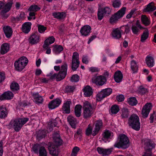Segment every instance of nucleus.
Here are the masks:
<instances>
[{
    "instance_id": "1",
    "label": "nucleus",
    "mask_w": 156,
    "mask_h": 156,
    "mask_svg": "<svg viewBox=\"0 0 156 156\" xmlns=\"http://www.w3.org/2000/svg\"><path fill=\"white\" fill-rule=\"evenodd\" d=\"M95 107L89 101H85L83 103V115L86 119L90 118L93 114Z\"/></svg>"
},
{
    "instance_id": "2",
    "label": "nucleus",
    "mask_w": 156,
    "mask_h": 156,
    "mask_svg": "<svg viewBox=\"0 0 156 156\" xmlns=\"http://www.w3.org/2000/svg\"><path fill=\"white\" fill-rule=\"evenodd\" d=\"M141 143L145 149L144 154L142 156H151L152 151L155 146V144L151 139L144 138L142 140Z\"/></svg>"
},
{
    "instance_id": "3",
    "label": "nucleus",
    "mask_w": 156,
    "mask_h": 156,
    "mask_svg": "<svg viewBox=\"0 0 156 156\" xmlns=\"http://www.w3.org/2000/svg\"><path fill=\"white\" fill-rule=\"evenodd\" d=\"M29 120L28 118H20L12 120L10 123L16 131L18 132Z\"/></svg>"
},
{
    "instance_id": "4",
    "label": "nucleus",
    "mask_w": 156,
    "mask_h": 156,
    "mask_svg": "<svg viewBox=\"0 0 156 156\" xmlns=\"http://www.w3.org/2000/svg\"><path fill=\"white\" fill-rule=\"evenodd\" d=\"M128 124L133 129L138 131L140 129V124L139 117L136 114H133L129 119Z\"/></svg>"
},
{
    "instance_id": "5",
    "label": "nucleus",
    "mask_w": 156,
    "mask_h": 156,
    "mask_svg": "<svg viewBox=\"0 0 156 156\" xmlns=\"http://www.w3.org/2000/svg\"><path fill=\"white\" fill-rule=\"evenodd\" d=\"M129 146V142L128 137L124 134L119 136V141L114 145L115 147L119 148L126 149Z\"/></svg>"
},
{
    "instance_id": "6",
    "label": "nucleus",
    "mask_w": 156,
    "mask_h": 156,
    "mask_svg": "<svg viewBox=\"0 0 156 156\" xmlns=\"http://www.w3.org/2000/svg\"><path fill=\"white\" fill-rule=\"evenodd\" d=\"M13 3L12 0H9L6 3L0 1V9L2 10L1 15L2 16L5 18L8 17V16L5 13L10 10Z\"/></svg>"
},
{
    "instance_id": "7",
    "label": "nucleus",
    "mask_w": 156,
    "mask_h": 156,
    "mask_svg": "<svg viewBox=\"0 0 156 156\" xmlns=\"http://www.w3.org/2000/svg\"><path fill=\"white\" fill-rule=\"evenodd\" d=\"M28 62L27 58L24 56L19 58L14 63L15 69L17 71H21L24 69Z\"/></svg>"
},
{
    "instance_id": "8",
    "label": "nucleus",
    "mask_w": 156,
    "mask_h": 156,
    "mask_svg": "<svg viewBox=\"0 0 156 156\" xmlns=\"http://www.w3.org/2000/svg\"><path fill=\"white\" fill-rule=\"evenodd\" d=\"M126 8L122 7L120 10L113 15L110 19V22L112 24L116 23L118 20L122 17L126 13Z\"/></svg>"
},
{
    "instance_id": "9",
    "label": "nucleus",
    "mask_w": 156,
    "mask_h": 156,
    "mask_svg": "<svg viewBox=\"0 0 156 156\" xmlns=\"http://www.w3.org/2000/svg\"><path fill=\"white\" fill-rule=\"evenodd\" d=\"M112 92V89L110 88H107L103 89L97 95V100L101 101L104 98L110 95Z\"/></svg>"
},
{
    "instance_id": "10",
    "label": "nucleus",
    "mask_w": 156,
    "mask_h": 156,
    "mask_svg": "<svg viewBox=\"0 0 156 156\" xmlns=\"http://www.w3.org/2000/svg\"><path fill=\"white\" fill-rule=\"evenodd\" d=\"M79 54L76 52L73 53L71 64V68L73 71H76L79 67L80 61H79Z\"/></svg>"
},
{
    "instance_id": "11",
    "label": "nucleus",
    "mask_w": 156,
    "mask_h": 156,
    "mask_svg": "<svg viewBox=\"0 0 156 156\" xmlns=\"http://www.w3.org/2000/svg\"><path fill=\"white\" fill-rule=\"evenodd\" d=\"M92 81L97 85L102 86L106 82V78L105 76H100L96 77H93L92 78Z\"/></svg>"
},
{
    "instance_id": "12",
    "label": "nucleus",
    "mask_w": 156,
    "mask_h": 156,
    "mask_svg": "<svg viewBox=\"0 0 156 156\" xmlns=\"http://www.w3.org/2000/svg\"><path fill=\"white\" fill-rule=\"evenodd\" d=\"M137 21L135 24H133L131 26V29L133 33L135 35H138L140 31V30L144 29Z\"/></svg>"
},
{
    "instance_id": "13",
    "label": "nucleus",
    "mask_w": 156,
    "mask_h": 156,
    "mask_svg": "<svg viewBox=\"0 0 156 156\" xmlns=\"http://www.w3.org/2000/svg\"><path fill=\"white\" fill-rule=\"evenodd\" d=\"M152 106L151 103H147L144 106L142 110V114L143 117L146 118L147 117L152 108Z\"/></svg>"
},
{
    "instance_id": "14",
    "label": "nucleus",
    "mask_w": 156,
    "mask_h": 156,
    "mask_svg": "<svg viewBox=\"0 0 156 156\" xmlns=\"http://www.w3.org/2000/svg\"><path fill=\"white\" fill-rule=\"evenodd\" d=\"M62 100L59 98H56L51 101L48 104V107L49 108L52 109L58 107L61 104Z\"/></svg>"
},
{
    "instance_id": "15",
    "label": "nucleus",
    "mask_w": 156,
    "mask_h": 156,
    "mask_svg": "<svg viewBox=\"0 0 156 156\" xmlns=\"http://www.w3.org/2000/svg\"><path fill=\"white\" fill-rule=\"evenodd\" d=\"M53 137L54 144L55 146L58 147L62 145V140L59 134L57 133H54L53 135Z\"/></svg>"
},
{
    "instance_id": "16",
    "label": "nucleus",
    "mask_w": 156,
    "mask_h": 156,
    "mask_svg": "<svg viewBox=\"0 0 156 156\" xmlns=\"http://www.w3.org/2000/svg\"><path fill=\"white\" fill-rule=\"evenodd\" d=\"M97 151L99 154L103 156L108 155L112 152L113 148H105L102 147H98Z\"/></svg>"
},
{
    "instance_id": "17",
    "label": "nucleus",
    "mask_w": 156,
    "mask_h": 156,
    "mask_svg": "<svg viewBox=\"0 0 156 156\" xmlns=\"http://www.w3.org/2000/svg\"><path fill=\"white\" fill-rule=\"evenodd\" d=\"M95 126L93 131V136H94L98 134L100 130L102 128L103 122L101 120L97 121L95 124Z\"/></svg>"
},
{
    "instance_id": "18",
    "label": "nucleus",
    "mask_w": 156,
    "mask_h": 156,
    "mask_svg": "<svg viewBox=\"0 0 156 156\" xmlns=\"http://www.w3.org/2000/svg\"><path fill=\"white\" fill-rule=\"evenodd\" d=\"M40 36L36 33L33 34L29 39V42L32 44H36L39 42Z\"/></svg>"
},
{
    "instance_id": "19",
    "label": "nucleus",
    "mask_w": 156,
    "mask_h": 156,
    "mask_svg": "<svg viewBox=\"0 0 156 156\" xmlns=\"http://www.w3.org/2000/svg\"><path fill=\"white\" fill-rule=\"evenodd\" d=\"M13 93L11 91L5 92L0 95V100L11 99L13 97Z\"/></svg>"
},
{
    "instance_id": "20",
    "label": "nucleus",
    "mask_w": 156,
    "mask_h": 156,
    "mask_svg": "<svg viewBox=\"0 0 156 156\" xmlns=\"http://www.w3.org/2000/svg\"><path fill=\"white\" fill-rule=\"evenodd\" d=\"M91 28L88 25H85L80 30L81 35L84 36H88L90 33Z\"/></svg>"
},
{
    "instance_id": "21",
    "label": "nucleus",
    "mask_w": 156,
    "mask_h": 156,
    "mask_svg": "<svg viewBox=\"0 0 156 156\" xmlns=\"http://www.w3.org/2000/svg\"><path fill=\"white\" fill-rule=\"evenodd\" d=\"M112 36L113 38L119 39L122 36V30L119 28L114 29L112 32Z\"/></svg>"
},
{
    "instance_id": "22",
    "label": "nucleus",
    "mask_w": 156,
    "mask_h": 156,
    "mask_svg": "<svg viewBox=\"0 0 156 156\" xmlns=\"http://www.w3.org/2000/svg\"><path fill=\"white\" fill-rule=\"evenodd\" d=\"M71 104L70 101H68L65 102L62 107V109L63 113L69 114L70 112V105Z\"/></svg>"
},
{
    "instance_id": "23",
    "label": "nucleus",
    "mask_w": 156,
    "mask_h": 156,
    "mask_svg": "<svg viewBox=\"0 0 156 156\" xmlns=\"http://www.w3.org/2000/svg\"><path fill=\"white\" fill-rule=\"evenodd\" d=\"M32 96L34 98V101L36 104H39L42 103L44 101L43 99L38 93H33Z\"/></svg>"
},
{
    "instance_id": "24",
    "label": "nucleus",
    "mask_w": 156,
    "mask_h": 156,
    "mask_svg": "<svg viewBox=\"0 0 156 156\" xmlns=\"http://www.w3.org/2000/svg\"><path fill=\"white\" fill-rule=\"evenodd\" d=\"M8 113L5 105L0 106V118L4 119L7 116Z\"/></svg>"
},
{
    "instance_id": "25",
    "label": "nucleus",
    "mask_w": 156,
    "mask_h": 156,
    "mask_svg": "<svg viewBox=\"0 0 156 156\" xmlns=\"http://www.w3.org/2000/svg\"><path fill=\"white\" fill-rule=\"evenodd\" d=\"M114 78L115 81L118 83L120 82L123 78V75L120 71L116 72L114 76Z\"/></svg>"
},
{
    "instance_id": "26",
    "label": "nucleus",
    "mask_w": 156,
    "mask_h": 156,
    "mask_svg": "<svg viewBox=\"0 0 156 156\" xmlns=\"http://www.w3.org/2000/svg\"><path fill=\"white\" fill-rule=\"evenodd\" d=\"M3 29L6 37L8 38L10 37L12 33V28L9 26H6L4 27Z\"/></svg>"
},
{
    "instance_id": "27",
    "label": "nucleus",
    "mask_w": 156,
    "mask_h": 156,
    "mask_svg": "<svg viewBox=\"0 0 156 156\" xmlns=\"http://www.w3.org/2000/svg\"><path fill=\"white\" fill-rule=\"evenodd\" d=\"M67 121L73 128H76V125L77 123L76 118L72 116L69 115L67 117Z\"/></svg>"
},
{
    "instance_id": "28",
    "label": "nucleus",
    "mask_w": 156,
    "mask_h": 156,
    "mask_svg": "<svg viewBox=\"0 0 156 156\" xmlns=\"http://www.w3.org/2000/svg\"><path fill=\"white\" fill-rule=\"evenodd\" d=\"M31 23L30 22H28L25 23L22 25V30L24 33L27 34L30 30Z\"/></svg>"
},
{
    "instance_id": "29",
    "label": "nucleus",
    "mask_w": 156,
    "mask_h": 156,
    "mask_svg": "<svg viewBox=\"0 0 156 156\" xmlns=\"http://www.w3.org/2000/svg\"><path fill=\"white\" fill-rule=\"evenodd\" d=\"M84 95L85 97H90L92 94L93 91L91 87L87 86L83 89Z\"/></svg>"
},
{
    "instance_id": "30",
    "label": "nucleus",
    "mask_w": 156,
    "mask_h": 156,
    "mask_svg": "<svg viewBox=\"0 0 156 156\" xmlns=\"http://www.w3.org/2000/svg\"><path fill=\"white\" fill-rule=\"evenodd\" d=\"M146 62L147 66L149 67H152L154 66V62L153 58L149 55L147 56L146 58Z\"/></svg>"
},
{
    "instance_id": "31",
    "label": "nucleus",
    "mask_w": 156,
    "mask_h": 156,
    "mask_svg": "<svg viewBox=\"0 0 156 156\" xmlns=\"http://www.w3.org/2000/svg\"><path fill=\"white\" fill-rule=\"evenodd\" d=\"M121 117L122 119H126L129 116V111L128 109L126 108H122L120 112Z\"/></svg>"
},
{
    "instance_id": "32",
    "label": "nucleus",
    "mask_w": 156,
    "mask_h": 156,
    "mask_svg": "<svg viewBox=\"0 0 156 156\" xmlns=\"http://www.w3.org/2000/svg\"><path fill=\"white\" fill-rule=\"evenodd\" d=\"M55 41V38L53 36L49 37L46 39L44 41V44L43 45V48H46L47 46L53 43Z\"/></svg>"
},
{
    "instance_id": "33",
    "label": "nucleus",
    "mask_w": 156,
    "mask_h": 156,
    "mask_svg": "<svg viewBox=\"0 0 156 156\" xmlns=\"http://www.w3.org/2000/svg\"><path fill=\"white\" fill-rule=\"evenodd\" d=\"M49 149L50 154L52 155L57 156L58 155L59 151L57 147L52 146L49 147Z\"/></svg>"
},
{
    "instance_id": "34",
    "label": "nucleus",
    "mask_w": 156,
    "mask_h": 156,
    "mask_svg": "<svg viewBox=\"0 0 156 156\" xmlns=\"http://www.w3.org/2000/svg\"><path fill=\"white\" fill-rule=\"evenodd\" d=\"M82 108V105H76L74 109V113L75 115L77 117H80L81 114V110Z\"/></svg>"
},
{
    "instance_id": "35",
    "label": "nucleus",
    "mask_w": 156,
    "mask_h": 156,
    "mask_svg": "<svg viewBox=\"0 0 156 156\" xmlns=\"http://www.w3.org/2000/svg\"><path fill=\"white\" fill-rule=\"evenodd\" d=\"M9 44L6 43L3 44L1 47V53L4 54L7 52L9 50Z\"/></svg>"
},
{
    "instance_id": "36",
    "label": "nucleus",
    "mask_w": 156,
    "mask_h": 156,
    "mask_svg": "<svg viewBox=\"0 0 156 156\" xmlns=\"http://www.w3.org/2000/svg\"><path fill=\"white\" fill-rule=\"evenodd\" d=\"M156 9V7L154 5V3L152 2L147 5V7L144 9V11L145 12H152Z\"/></svg>"
},
{
    "instance_id": "37",
    "label": "nucleus",
    "mask_w": 156,
    "mask_h": 156,
    "mask_svg": "<svg viewBox=\"0 0 156 156\" xmlns=\"http://www.w3.org/2000/svg\"><path fill=\"white\" fill-rule=\"evenodd\" d=\"M141 20L142 23L146 26H148L151 23L150 20L145 15L141 16Z\"/></svg>"
},
{
    "instance_id": "38",
    "label": "nucleus",
    "mask_w": 156,
    "mask_h": 156,
    "mask_svg": "<svg viewBox=\"0 0 156 156\" xmlns=\"http://www.w3.org/2000/svg\"><path fill=\"white\" fill-rule=\"evenodd\" d=\"M130 65L131 68L133 71V73H136L138 70V67L136 62L134 60H132L131 62Z\"/></svg>"
},
{
    "instance_id": "39",
    "label": "nucleus",
    "mask_w": 156,
    "mask_h": 156,
    "mask_svg": "<svg viewBox=\"0 0 156 156\" xmlns=\"http://www.w3.org/2000/svg\"><path fill=\"white\" fill-rule=\"evenodd\" d=\"M63 49L62 46L61 45H56L54 47L53 51L56 54L60 53Z\"/></svg>"
},
{
    "instance_id": "40",
    "label": "nucleus",
    "mask_w": 156,
    "mask_h": 156,
    "mask_svg": "<svg viewBox=\"0 0 156 156\" xmlns=\"http://www.w3.org/2000/svg\"><path fill=\"white\" fill-rule=\"evenodd\" d=\"M111 136V132L108 130H106L102 134V139L104 141L108 140L110 138Z\"/></svg>"
},
{
    "instance_id": "41",
    "label": "nucleus",
    "mask_w": 156,
    "mask_h": 156,
    "mask_svg": "<svg viewBox=\"0 0 156 156\" xmlns=\"http://www.w3.org/2000/svg\"><path fill=\"white\" fill-rule=\"evenodd\" d=\"M10 87L11 90L13 92L16 91L19 89L18 84L15 82H12L10 85Z\"/></svg>"
},
{
    "instance_id": "42",
    "label": "nucleus",
    "mask_w": 156,
    "mask_h": 156,
    "mask_svg": "<svg viewBox=\"0 0 156 156\" xmlns=\"http://www.w3.org/2000/svg\"><path fill=\"white\" fill-rule=\"evenodd\" d=\"M129 104L131 106L136 105L137 103V101L135 97H131L128 99Z\"/></svg>"
},
{
    "instance_id": "43",
    "label": "nucleus",
    "mask_w": 156,
    "mask_h": 156,
    "mask_svg": "<svg viewBox=\"0 0 156 156\" xmlns=\"http://www.w3.org/2000/svg\"><path fill=\"white\" fill-rule=\"evenodd\" d=\"M66 72H63L62 71H60L57 74L56 81H60L64 79L66 77Z\"/></svg>"
},
{
    "instance_id": "44",
    "label": "nucleus",
    "mask_w": 156,
    "mask_h": 156,
    "mask_svg": "<svg viewBox=\"0 0 156 156\" xmlns=\"http://www.w3.org/2000/svg\"><path fill=\"white\" fill-rule=\"evenodd\" d=\"M149 36V32L148 30H146L143 33L141 36V41L142 42H145L148 38Z\"/></svg>"
},
{
    "instance_id": "45",
    "label": "nucleus",
    "mask_w": 156,
    "mask_h": 156,
    "mask_svg": "<svg viewBox=\"0 0 156 156\" xmlns=\"http://www.w3.org/2000/svg\"><path fill=\"white\" fill-rule=\"evenodd\" d=\"M40 9L41 8L37 5H31L29 8L28 10L30 12H35Z\"/></svg>"
},
{
    "instance_id": "46",
    "label": "nucleus",
    "mask_w": 156,
    "mask_h": 156,
    "mask_svg": "<svg viewBox=\"0 0 156 156\" xmlns=\"http://www.w3.org/2000/svg\"><path fill=\"white\" fill-rule=\"evenodd\" d=\"M39 153L40 156H47V152L44 147H41L39 151Z\"/></svg>"
},
{
    "instance_id": "47",
    "label": "nucleus",
    "mask_w": 156,
    "mask_h": 156,
    "mask_svg": "<svg viewBox=\"0 0 156 156\" xmlns=\"http://www.w3.org/2000/svg\"><path fill=\"white\" fill-rule=\"evenodd\" d=\"M93 127L90 124L88 125L86 130V134L87 136H89L91 134L93 136Z\"/></svg>"
},
{
    "instance_id": "48",
    "label": "nucleus",
    "mask_w": 156,
    "mask_h": 156,
    "mask_svg": "<svg viewBox=\"0 0 156 156\" xmlns=\"http://www.w3.org/2000/svg\"><path fill=\"white\" fill-rule=\"evenodd\" d=\"M148 92L147 89L142 86H140L138 89V92L141 95L146 94Z\"/></svg>"
},
{
    "instance_id": "49",
    "label": "nucleus",
    "mask_w": 156,
    "mask_h": 156,
    "mask_svg": "<svg viewBox=\"0 0 156 156\" xmlns=\"http://www.w3.org/2000/svg\"><path fill=\"white\" fill-rule=\"evenodd\" d=\"M119 108L117 105H112L111 108V112L112 114H116L119 112Z\"/></svg>"
},
{
    "instance_id": "50",
    "label": "nucleus",
    "mask_w": 156,
    "mask_h": 156,
    "mask_svg": "<svg viewBox=\"0 0 156 156\" xmlns=\"http://www.w3.org/2000/svg\"><path fill=\"white\" fill-rule=\"evenodd\" d=\"M121 3L119 0H113L112 2V5L114 8H118L120 7Z\"/></svg>"
},
{
    "instance_id": "51",
    "label": "nucleus",
    "mask_w": 156,
    "mask_h": 156,
    "mask_svg": "<svg viewBox=\"0 0 156 156\" xmlns=\"http://www.w3.org/2000/svg\"><path fill=\"white\" fill-rule=\"evenodd\" d=\"M52 16L54 18L59 19H62L64 18V14L60 12H54L52 13Z\"/></svg>"
},
{
    "instance_id": "52",
    "label": "nucleus",
    "mask_w": 156,
    "mask_h": 156,
    "mask_svg": "<svg viewBox=\"0 0 156 156\" xmlns=\"http://www.w3.org/2000/svg\"><path fill=\"white\" fill-rule=\"evenodd\" d=\"M46 133L44 130L39 131L37 134V137L39 139H42L45 137Z\"/></svg>"
},
{
    "instance_id": "53",
    "label": "nucleus",
    "mask_w": 156,
    "mask_h": 156,
    "mask_svg": "<svg viewBox=\"0 0 156 156\" xmlns=\"http://www.w3.org/2000/svg\"><path fill=\"white\" fill-rule=\"evenodd\" d=\"M101 9L105 15L109 14L111 12V9L108 7H106L103 9Z\"/></svg>"
},
{
    "instance_id": "54",
    "label": "nucleus",
    "mask_w": 156,
    "mask_h": 156,
    "mask_svg": "<svg viewBox=\"0 0 156 156\" xmlns=\"http://www.w3.org/2000/svg\"><path fill=\"white\" fill-rule=\"evenodd\" d=\"M75 87L73 86H67L65 89V91L66 92H71L73 91Z\"/></svg>"
},
{
    "instance_id": "55",
    "label": "nucleus",
    "mask_w": 156,
    "mask_h": 156,
    "mask_svg": "<svg viewBox=\"0 0 156 156\" xmlns=\"http://www.w3.org/2000/svg\"><path fill=\"white\" fill-rule=\"evenodd\" d=\"M37 27L38 32L40 33H44L47 29L46 27L40 25H38Z\"/></svg>"
},
{
    "instance_id": "56",
    "label": "nucleus",
    "mask_w": 156,
    "mask_h": 156,
    "mask_svg": "<svg viewBox=\"0 0 156 156\" xmlns=\"http://www.w3.org/2000/svg\"><path fill=\"white\" fill-rule=\"evenodd\" d=\"M79 76L78 75H74L71 77L70 80L72 82H77L79 80Z\"/></svg>"
},
{
    "instance_id": "57",
    "label": "nucleus",
    "mask_w": 156,
    "mask_h": 156,
    "mask_svg": "<svg viewBox=\"0 0 156 156\" xmlns=\"http://www.w3.org/2000/svg\"><path fill=\"white\" fill-rule=\"evenodd\" d=\"M150 122L152 123L154 121H156V112H154L151 115L150 118Z\"/></svg>"
},
{
    "instance_id": "58",
    "label": "nucleus",
    "mask_w": 156,
    "mask_h": 156,
    "mask_svg": "<svg viewBox=\"0 0 156 156\" xmlns=\"http://www.w3.org/2000/svg\"><path fill=\"white\" fill-rule=\"evenodd\" d=\"M105 14L102 12L101 9H99L98 11V19L99 20H101L104 17V15Z\"/></svg>"
},
{
    "instance_id": "59",
    "label": "nucleus",
    "mask_w": 156,
    "mask_h": 156,
    "mask_svg": "<svg viewBox=\"0 0 156 156\" xmlns=\"http://www.w3.org/2000/svg\"><path fill=\"white\" fill-rule=\"evenodd\" d=\"M80 150V148L79 147L76 146L75 147L73 150L72 153V156H76Z\"/></svg>"
},
{
    "instance_id": "60",
    "label": "nucleus",
    "mask_w": 156,
    "mask_h": 156,
    "mask_svg": "<svg viewBox=\"0 0 156 156\" xmlns=\"http://www.w3.org/2000/svg\"><path fill=\"white\" fill-rule=\"evenodd\" d=\"M41 147L38 144H36L34 145L33 147V150L35 153H38L39 152L38 150L40 149Z\"/></svg>"
},
{
    "instance_id": "61",
    "label": "nucleus",
    "mask_w": 156,
    "mask_h": 156,
    "mask_svg": "<svg viewBox=\"0 0 156 156\" xmlns=\"http://www.w3.org/2000/svg\"><path fill=\"white\" fill-rule=\"evenodd\" d=\"M67 65L66 63H65L62 66L60 71H62L63 72H66L67 73Z\"/></svg>"
},
{
    "instance_id": "62",
    "label": "nucleus",
    "mask_w": 156,
    "mask_h": 156,
    "mask_svg": "<svg viewBox=\"0 0 156 156\" xmlns=\"http://www.w3.org/2000/svg\"><path fill=\"white\" fill-rule=\"evenodd\" d=\"M116 99L118 101H122L124 99V97L123 95L120 94L117 96Z\"/></svg>"
},
{
    "instance_id": "63",
    "label": "nucleus",
    "mask_w": 156,
    "mask_h": 156,
    "mask_svg": "<svg viewBox=\"0 0 156 156\" xmlns=\"http://www.w3.org/2000/svg\"><path fill=\"white\" fill-rule=\"evenodd\" d=\"M82 61L84 63L86 64H88L89 62V61L88 60L87 56H83L82 57Z\"/></svg>"
},
{
    "instance_id": "64",
    "label": "nucleus",
    "mask_w": 156,
    "mask_h": 156,
    "mask_svg": "<svg viewBox=\"0 0 156 156\" xmlns=\"http://www.w3.org/2000/svg\"><path fill=\"white\" fill-rule=\"evenodd\" d=\"M136 11V10L135 9H132L130 12L129 14H128L127 16H126V18L128 19H129L131 17L132 15L134 14V12H135Z\"/></svg>"
}]
</instances>
